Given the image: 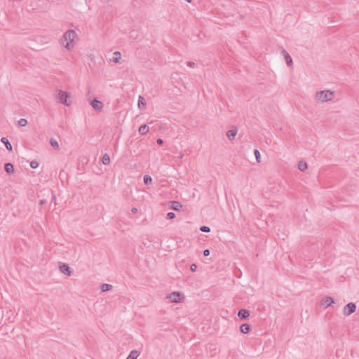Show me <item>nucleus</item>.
Returning <instances> with one entry per match:
<instances>
[{
	"mask_svg": "<svg viewBox=\"0 0 359 359\" xmlns=\"http://www.w3.org/2000/svg\"><path fill=\"white\" fill-rule=\"evenodd\" d=\"M77 36L76 32L74 29L67 31L61 38L62 45L67 50H71L74 48V40Z\"/></svg>",
	"mask_w": 359,
	"mask_h": 359,
	"instance_id": "nucleus-1",
	"label": "nucleus"
},
{
	"mask_svg": "<svg viewBox=\"0 0 359 359\" xmlns=\"http://www.w3.org/2000/svg\"><path fill=\"white\" fill-rule=\"evenodd\" d=\"M334 97V93L330 90H325L317 92L315 99L318 102H325L332 100Z\"/></svg>",
	"mask_w": 359,
	"mask_h": 359,
	"instance_id": "nucleus-2",
	"label": "nucleus"
},
{
	"mask_svg": "<svg viewBox=\"0 0 359 359\" xmlns=\"http://www.w3.org/2000/svg\"><path fill=\"white\" fill-rule=\"evenodd\" d=\"M69 96V93H68L67 92H65L61 90H59L57 91L56 99L58 102H60L61 104H64L67 106H69L70 102H68V101H67V97Z\"/></svg>",
	"mask_w": 359,
	"mask_h": 359,
	"instance_id": "nucleus-3",
	"label": "nucleus"
},
{
	"mask_svg": "<svg viewBox=\"0 0 359 359\" xmlns=\"http://www.w3.org/2000/svg\"><path fill=\"white\" fill-rule=\"evenodd\" d=\"M355 304L351 302L347 304L343 309V313L344 316H348L351 315V313H354L355 311Z\"/></svg>",
	"mask_w": 359,
	"mask_h": 359,
	"instance_id": "nucleus-4",
	"label": "nucleus"
},
{
	"mask_svg": "<svg viewBox=\"0 0 359 359\" xmlns=\"http://www.w3.org/2000/svg\"><path fill=\"white\" fill-rule=\"evenodd\" d=\"M181 296L182 294L179 292H173L167 296V298L170 299L172 302L180 303L181 302Z\"/></svg>",
	"mask_w": 359,
	"mask_h": 359,
	"instance_id": "nucleus-5",
	"label": "nucleus"
},
{
	"mask_svg": "<svg viewBox=\"0 0 359 359\" xmlns=\"http://www.w3.org/2000/svg\"><path fill=\"white\" fill-rule=\"evenodd\" d=\"M281 53L283 55L287 66H289V67L292 66L293 64L292 59L290 57V55H289V53L284 49L281 50Z\"/></svg>",
	"mask_w": 359,
	"mask_h": 359,
	"instance_id": "nucleus-6",
	"label": "nucleus"
},
{
	"mask_svg": "<svg viewBox=\"0 0 359 359\" xmlns=\"http://www.w3.org/2000/svg\"><path fill=\"white\" fill-rule=\"evenodd\" d=\"M91 105L95 110L101 111L103 107V104L101 101L95 99L91 101Z\"/></svg>",
	"mask_w": 359,
	"mask_h": 359,
	"instance_id": "nucleus-7",
	"label": "nucleus"
},
{
	"mask_svg": "<svg viewBox=\"0 0 359 359\" xmlns=\"http://www.w3.org/2000/svg\"><path fill=\"white\" fill-rule=\"evenodd\" d=\"M334 303V299L330 297H325L321 301L322 305L325 306V307L330 306Z\"/></svg>",
	"mask_w": 359,
	"mask_h": 359,
	"instance_id": "nucleus-8",
	"label": "nucleus"
},
{
	"mask_svg": "<svg viewBox=\"0 0 359 359\" xmlns=\"http://www.w3.org/2000/svg\"><path fill=\"white\" fill-rule=\"evenodd\" d=\"M238 316L241 319L245 320V319L248 318L250 316V312L247 309H242L238 311Z\"/></svg>",
	"mask_w": 359,
	"mask_h": 359,
	"instance_id": "nucleus-9",
	"label": "nucleus"
},
{
	"mask_svg": "<svg viewBox=\"0 0 359 359\" xmlns=\"http://www.w3.org/2000/svg\"><path fill=\"white\" fill-rule=\"evenodd\" d=\"M60 270L62 273H63L69 276H71L70 268L67 264H62V265H61L60 266Z\"/></svg>",
	"mask_w": 359,
	"mask_h": 359,
	"instance_id": "nucleus-10",
	"label": "nucleus"
},
{
	"mask_svg": "<svg viewBox=\"0 0 359 359\" xmlns=\"http://www.w3.org/2000/svg\"><path fill=\"white\" fill-rule=\"evenodd\" d=\"M182 208V205L176 201H173L171 202V208L176 211H180Z\"/></svg>",
	"mask_w": 359,
	"mask_h": 359,
	"instance_id": "nucleus-11",
	"label": "nucleus"
},
{
	"mask_svg": "<svg viewBox=\"0 0 359 359\" xmlns=\"http://www.w3.org/2000/svg\"><path fill=\"white\" fill-rule=\"evenodd\" d=\"M237 130L236 129H232V130H229L227 133H226V137L229 140H233L236 134H237Z\"/></svg>",
	"mask_w": 359,
	"mask_h": 359,
	"instance_id": "nucleus-12",
	"label": "nucleus"
},
{
	"mask_svg": "<svg viewBox=\"0 0 359 359\" xmlns=\"http://www.w3.org/2000/svg\"><path fill=\"white\" fill-rule=\"evenodd\" d=\"M1 142L5 145L7 150H8L9 151H12V145L11 144L10 142L6 137H2L1 139Z\"/></svg>",
	"mask_w": 359,
	"mask_h": 359,
	"instance_id": "nucleus-13",
	"label": "nucleus"
},
{
	"mask_svg": "<svg viewBox=\"0 0 359 359\" xmlns=\"http://www.w3.org/2000/svg\"><path fill=\"white\" fill-rule=\"evenodd\" d=\"M5 171L8 174H13L14 172V167L12 163H7L5 164Z\"/></svg>",
	"mask_w": 359,
	"mask_h": 359,
	"instance_id": "nucleus-14",
	"label": "nucleus"
},
{
	"mask_svg": "<svg viewBox=\"0 0 359 359\" xmlns=\"http://www.w3.org/2000/svg\"><path fill=\"white\" fill-rule=\"evenodd\" d=\"M251 330L250 326L248 324H243L240 327V331L243 334L248 333Z\"/></svg>",
	"mask_w": 359,
	"mask_h": 359,
	"instance_id": "nucleus-15",
	"label": "nucleus"
},
{
	"mask_svg": "<svg viewBox=\"0 0 359 359\" xmlns=\"http://www.w3.org/2000/svg\"><path fill=\"white\" fill-rule=\"evenodd\" d=\"M138 132L141 135H145L149 132V126L146 124L141 126L139 128Z\"/></svg>",
	"mask_w": 359,
	"mask_h": 359,
	"instance_id": "nucleus-16",
	"label": "nucleus"
},
{
	"mask_svg": "<svg viewBox=\"0 0 359 359\" xmlns=\"http://www.w3.org/2000/svg\"><path fill=\"white\" fill-rule=\"evenodd\" d=\"M140 355V352L136 350H133L130 351L129 355L126 358V359H137Z\"/></svg>",
	"mask_w": 359,
	"mask_h": 359,
	"instance_id": "nucleus-17",
	"label": "nucleus"
},
{
	"mask_svg": "<svg viewBox=\"0 0 359 359\" xmlns=\"http://www.w3.org/2000/svg\"><path fill=\"white\" fill-rule=\"evenodd\" d=\"M113 55H114V57H113L112 61L115 63H118L121 58V53L118 51H116L114 53Z\"/></svg>",
	"mask_w": 359,
	"mask_h": 359,
	"instance_id": "nucleus-18",
	"label": "nucleus"
},
{
	"mask_svg": "<svg viewBox=\"0 0 359 359\" xmlns=\"http://www.w3.org/2000/svg\"><path fill=\"white\" fill-rule=\"evenodd\" d=\"M102 162L104 165H107L110 163V157L107 154L103 155Z\"/></svg>",
	"mask_w": 359,
	"mask_h": 359,
	"instance_id": "nucleus-19",
	"label": "nucleus"
},
{
	"mask_svg": "<svg viewBox=\"0 0 359 359\" xmlns=\"http://www.w3.org/2000/svg\"><path fill=\"white\" fill-rule=\"evenodd\" d=\"M298 168L300 171H304L307 169V163L305 161H299Z\"/></svg>",
	"mask_w": 359,
	"mask_h": 359,
	"instance_id": "nucleus-20",
	"label": "nucleus"
},
{
	"mask_svg": "<svg viewBox=\"0 0 359 359\" xmlns=\"http://www.w3.org/2000/svg\"><path fill=\"white\" fill-rule=\"evenodd\" d=\"M112 287H113V286L111 285L107 284V283L102 284L101 286V289H102V292L109 291V290H111Z\"/></svg>",
	"mask_w": 359,
	"mask_h": 359,
	"instance_id": "nucleus-21",
	"label": "nucleus"
},
{
	"mask_svg": "<svg viewBox=\"0 0 359 359\" xmlns=\"http://www.w3.org/2000/svg\"><path fill=\"white\" fill-rule=\"evenodd\" d=\"M50 143L51 146L53 148H55V149H60L59 144H58L57 140H55L54 139H51L50 141Z\"/></svg>",
	"mask_w": 359,
	"mask_h": 359,
	"instance_id": "nucleus-22",
	"label": "nucleus"
},
{
	"mask_svg": "<svg viewBox=\"0 0 359 359\" xmlns=\"http://www.w3.org/2000/svg\"><path fill=\"white\" fill-rule=\"evenodd\" d=\"M254 154L255 156V158H256V161L257 163H259L261 161V154L259 153V151L257 150V149H255V151H254Z\"/></svg>",
	"mask_w": 359,
	"mask_h": 359,
	"instance_id": "nucleus-23",
	"label": "nucleus"
},
{
	"mask_svg": "<svg viewBox=\"0 0 359 359\" xmlns=\"http://www.w3.org/2000/svg\"><path fill=\"white\" fill-rule=\"evenodd\" d=\"M141 104L143 105V107H145L146 104L145 102H144V98L143 97H142L141 95L139 96V99H138V107L140 109H141Z\"/></svg>",
	"mask_w": 359,
	"mask_h": 359,
	"instance_id": "nucleus-24",
	"label": "nucleus"
},
{
	"mask_svg": "<svg viewBox=\"0 0 359 359\" xmlns=\"http://www.w3.org/2000/svg\"><path fill=\"white\" fill-rule=\"evenodd\" d=\"M143 180H144V183L146 184H150L152 182L151 177L150 176H149V175L144 176V179Z\"/></svg>",
	"mask_w": 359,
	"mask_h": 359,
	"instance_id": "nucleus-25",
	"label": "nucleus"
},
{
	"mask_svg": "<svg viewBox=\"0 0 359 359\" xmlns=\"http://www.w3.org/2000/svg\"><path fill=\"white\" fill-rule=\"evenodd\" d=\"M18 123L20 126H25L27 124V121L25 118H21L19 120Z\"/></svg>",
	"mask_w": 359,
	"mask_h": 359,
	"instance_id": "nucleus-26",
	"label": "nucleus"
},
{
	"mask_svg": "<svg viewBox=\"0 0 359 359\" xmlns=\"http://www.w3.org/2000/svg\"><path fill=\"white\" fill-rule=\"evenodd\" d=\"M38 166H39V163L36 161H32L30 162V167L32 168L35 169V168H38Z\"/></svg>",
	"mask_w": 359,
	"mask_h": 359,
	"instance_id": "nucleus-27",
	"label": "nucleus"
},
{
	"mask_svg": "<svg viewBox=\"0 0 359 359\" xmlns=\"http://www.w3.org/2000/svg\"><path fill=\"white\" fill-rule=\"evenodd\" d=\"M200 231H201L202 232H210V229L209 226H201L200 227Z\"/></svg>",
	"mask_w": 359,
	"mask_h": 359,
	"instance_id": "nucleus-28",
	"label": "nucleus"
},
{
	"mask_svg": "<svg viewBox=\"0 0 359 359\" xmlns=\"http://www.w3.org/2000/svg\"><path fill=\"white\" fill-rule=\"evenodd\" d=\"M175 217V214L172 212H170L167 214V218L169 219H174Z\"/></svg>",
	"mask_w": 359,
	"mask_h": 359,
	"instance_id": "nucleus-29",
	"label": "nucleus"
},
{
	"mask_svg": "<svg viewBox=\"0 0 359 359\" xmlns=\"http://www.w3.org/2000/svg\"><path fill=\"white\" fill-rule=\"evenodd\" d=\"M187 65L191 68H194L196 67V64L194 62H187Z\"/></svg>",
	"mask_w": 359,
	"mask_h": 359,
	"instance_id": "nucleus-30",
	"label": "nucleus"
},
{
	"mask_svg": "<svg viewBox=\"0 0 359 359\" xmlns=\"http://www.w3.org/2000/svg\"><path fill=\"white\" fill-rule=\"evenodd\" d=\"M196 269H197V266L196 264H192L190 266V269L191 271H196Z\"/></svg>",
	"mask_w": 359,
	"mask_h": 359,
	"instance_id": "nucleus-31",
	"label": "nucleus"
},
{
	"mask_svg": "<svg viewBox=\"0 0 359 359\" xmlns=\"http://www.w3.org/2000/svg\"><path fill=\"white\" fill-rule=\"evenodd\" d=\"M203 253L204 256H208L210 255V250L208 249H205Z\"/></svg>",
	"mask_w": 359,
	"mask_h": 359,
	"instance_id": "nucleus-32",
	"label": "nucleus"
},
{
	"mask_svg": "<svg viewBox=\"0 0 359 359\" xmlns=\"http://www.w3.org/2000/svg\"><path fill=\"white\" fill-rule=\"evenodd\" d=\"M156 142H157V144H159V145H161V144H163V140H162V139H160V138H159V139H158V140H156Z\"/></svg>",
	"mask_w": 359,
	"mask_h": 359,
	"instance_id": "nucleus-33",
	"label": "nucleus"
},
{
	"mask_svg": "<svg viewBox=\"0 0 359 359\" xmlns=\"http://www.w3.org/2000/svg\"><path fill=\"white\" fill-rule=\"evenodd\" d=\"M131 212L133 213V214H135L137 212V209L136 208H133L131 209Z\"/></svg>",
	"mask_w": 359,
	"mask_h": 359,
	"instance_id": "nucleus-34",
	"label": "nucleus"
},
{
	"mask_svg": "<svg viewBox=\"0 0 359 359\" xmlns=\"http://www.w3.org/2000/svg\"><path fill=\"white\" fill-rule=\"evenodd\" d=\"M183 156H184V155H183L182 154H180L179 155V158H183Z\"/></svg>",
	"mask_w": 359,
	"mask_h": 359,
	"instance_id": "nucleus-35",
	"label": "nucleus"
},
{
	"mask_svg": "<svg viewBox=\"0 0 359 359\" xmlns=\"http://www.w3.org/2000/svg\"><path fill=\"white\" fill-rule=\"evenodd\" d=\"M55 199H56L55 196V195H53V201H55Z\"/></svg>",
	"mask_w": 359,
	"mask_h": 359,
	"instance_id": "nucleus-36",
	"label": "nucleus"
},
{
	"mask_svg": "<svg viewBox=\"0 0 359 359\" xmlns=\"http://www.w3.org/2000/svg\"><path fill=\"white\" fill-rule=\"evenodd\" d=\"M187 2L190 3L191 0H186Z\"/></svg>",
	"mask_w": 359,
	"mask_h": 359,
	"instance_id": "nucleus-37",
	"label": "nucleus"
}]
</instances>
